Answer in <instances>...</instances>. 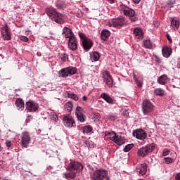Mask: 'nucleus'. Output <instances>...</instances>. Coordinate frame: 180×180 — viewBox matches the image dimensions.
<instances>
[{
	"mask_svg": "<svg viewBox=\"0 0 180 180\" xmlns=\"http://www.w3.org/2000/svg\"><path fill=\"white\" fill-rule=\"evenodd\" d=\"M119 9L121 13L129 18L131 22H137L139 20V18L136 16V11L124 5H120Z\"/></svg>",
	"mask_w": 180,
	"mask_h": 180,
	"instance_id": "obj_1",
	"label": "nucleus"
},
{
	"mask_svg": "<svg viewBox=\"0 0 180 180\" xmlns=\"http://www.w3.org/2000/svg\"><path fill=\"white\" fill-rule=\"evenodd\" d=\"M155 148V143H151L150 145H148L146 146L139 148L137 151V154L139 157L144 158L146 155H148L150 153H153Z\"/></svg>",
	"mask_w": 180,
	"mask_h": 180,
	"instance_id": "obj_2",
	"label": "nucleus"
},
{
	"mask_svg": "<svg viewBox=\"0 0 180 180\" xmlns=\"http://www.w3.org/2000/svg\"><path fill=\"white\" fill-rule=\"evenodd\" d=\"M153 110H154V105H153L151 101L148 100L143 101L142 103V112L143 115H150Z\"/></svg>",
	"mask_w": 180,
	"mask_h": 180,
	"instance_id": "obj_3",
	"label": "nucleus"
},
{
	"mask_svg": "<svg viewBox=\"0 0 180 180\" xmlns=\"http://www.w3.org/2000/svg\"><path fill=\"white\" fill-rule=\"evenodd\" d=\"M21 147L22 148H27L30 141H32V138H30V134L27 131H24L21 134Z\"/></svg>",
	"mask_w": 180,
	"mask_h": 180,
	"instance_id": "obj_4",
	"label": "nucleus"
},
{
	"mask_svg": "<svg viewBox=\"0 0 180 180\" xmlns=\"http://www.w3.org/2000/svg\"><path fill=\"white\" fill-rule=\"evenodd\" d=\"M68 171H75L76 172H82L84 166L78 162L72 161L68 166Z\"/></svg>",
	"mask_w": 180,
	"mask_h": 180,
	"instance_id": "obj_5",
	"label": "nucleus"
},
{
	"mask_svg": "<svg viewBox=\"0 0 180 180\" xmlns=\"http://www.w3.org/2000/svg\"><path fill=\"white\" fill-rule=\"evenodd\" d=\"M79 37L82 41L83 47L84 50H89L93 46L92 40L86 37L84 33L79 34Z\"/></svg>",
	"mask_w": 180,
	"mask_h": 180,
	"instance_id": "obj_6",
	"label": "nucleus"
},
{
	"mask_svg": "<svg viewBox=\"0 0 180 180\" xmlns=\"http://www.w3.org/2000/svg\"><path fill=\"white\" fill-rule=\"evenodd\" d=\"M106 176H108V172L105 170H96L91 175V178L94 180L105 179Z\"/></svg>",
	"mask_w": 180,
	"mask_h": 180,
	"instance_id": "obj_7",
	"label": "nucleus"
},
{
	"mask_svg": "<svg viewBox=\"0 0 180 180\" xmlns=\"http://www.w3.org/2000/svg\"><path fill=\"white\" fill-rule=\"evenodd\" d=\"M103 78L108 88L113 87V79H112V76L109 72L105 71L103 72Z\"/></svg>",
	"mask_w": 180,
	"mask_h": 180,
	"instance_id": "obj_8",
	"label": "nucleus"
},
{
	"mask_svg": "<svg viewBox=\"0 0 180 180\" xmlns=\"http://www.w3.org/2000/svg\"><path fill=\"white\" fill-rule=\"evenodd\" d=\"M134 137H136L138 140H146L147 139V134L143 129H136L133 132Z\"/></svg>",
	"mask_w": 180,
	"mask_h": 180,
	"instance_id": "obj_9",
	"label": "nucleus"
},
{
	"mask_svg": "<svg viewBox=\"0 0 180 180\" xmlns=\"http://www.w3.org/2000/svg\"><path fill=\"white\" fill-rule=\"evenodd\" d=\"M63 122L65 127H74V124H75V120L74 117L68 115H65L63 117Z\"/></svg>",
	"mask_w": 180,
	"mask_h": 180,
	"instance_id": "obj_10",
	"label": "nucleus"
},
{
	"mask_svg": "<svg viewBox=\"0 0 180 180\" xmlns=\"http://www.w3.org/2000/svg\"><path fill=\"white\" fill-rule=\"evenodd\" d=\"M25 106L27 112H36L39 109V104H36L32 101H27Z\"/></svg>",
	"mask_w": 180,
	"mask_h": 180,
	"instance_id": "obj_11",
	"label": "nucleus"
},
{
	"mask_svg": "<svg viewBox=\"0 0 180 180\" xmlns=\"http://www.w3.org/2000/svg\"><path fill=\"white\" fill-rule=\"evenodd\" d=\"M78 42L77 41V37L75 36L69 38L68 47L70 50H77Z\"/></svg>",
	"mask_w": 180,
	"mask_h": 180,
	"instance_id": "obj_12",
	"label": "nucleus"
},
{
	"mask_svg": "<svg viewBox=\"0 0 180 180\" xmlns=\"http://www.w3.org/2000/svg\"><path fill=\"white\" fill-rule=\"evenodd\" d=\"M52 20L59 24L64 23V15L56 11L55 15L52 17Z\"/></svg>",
	"mask_w": 180,
	"mask_h": 180,
	"instance_id": "obj_13",
	"label": "nucleus"
},
{
	"mask_svg": "<svg viewBox=\"0 0 180 180\" xmlns=\"http://www.w3.org/2000/svg\"><path fill=\"white\" fill-rule=\"evenodd\" d=\"M134 36L138 40H143V37L144 36V32H143V30L141 28L136 27V28L134 29Z\"/></svg>",
	"mask_w": 180,
	"mask_h": 180,
	"instance_id": "obj_14",
	"label": "nucleus"
},
{
	"mask_svg": "<svg viewBox=\"0 0 180 180\" xmlns=\"http://www.w3.org/2000/svg\"><path fill=\"white\" fill-rule=\"evenodd\" d=\"M62 34L65 37V39H71L72 37H74V36H75L74 35L72 30L67 27H65L63 29Z\"/></svg>",
	"mask_w": 180,
	"mask_h": 180,
	"instance_id": "obj_15",
	"label": "nucleus"
},
{
	"mask_svg": "<svg viewBox=\"0 0 180 180\" xmlns=\"http://www.w3.org/2000/svg\"><path fill=\"white\" fill-rule=\"evenodd\" d=\"M179 19H178L176 17H174L171 18V27L174 30H178L179 29Z\"/></svg>",
	"mask_w": 180,
	"mask_h": 180,
	"instance_id": "obj_16",
	"label": "nucleus"
},
{
	"mask_svg": "<svg viewBox=\"0 0 180 180\" xmlns=\"http://www.w3.org/2000/svg\"><path fill=\"white\" fill-rule=\"evenodd\" d=\"M137 172L139 175H146L147 174V165L146 163L139 165L137 168Z\"/></svg>",
	"mask_w": 180,
	"mask_h": 180,
	"instance_id": "obj_17",
	"label": "nucleus"
},
{
	"mask_svg": "<svg viewBox=\"0 0 180 180\" xmlns=\"http://www.w3.org/2000/svg\"><path fill=\"white\" fill-rule=\"evenodd\" d=\"M162 53L164 57L168 58L172 54V49L168 46H164L162 50Z\"/></svg>",
	"mask_w": 180,
	"mask_h": 180,
	"instance_id": "obj_18",
	"label": "nucleus"
},
{
	"mask_svg": "<svg viewBox=\"0 0 180 180\" xmlns=\"http://www.w3.org/2000/svg\"><path fill=\"white\" fill-rule=\"evenodd\" d=\"M110 37V31L108 30H103L101 34V39L106 41Z\"/></svg>",
	"mask_w": 180,
	"mask_h": 180,
	"instance_id": "obj_19",
	"label": "nucleus"
},
{
	"mask_svg": "<svg viewBox=\"0 0 180 180\" xmlns=\"http://www.w3.org/2000/svg\"><path fill=\"white\" fill-rule=\"evenodd\" d=\"M114 143L117 144V146H123V144L126 143V139L122 136L117 135L115 139L114 140Z\"/></svg>",
	"mask_w": 180,
	"mask_h": 180,
	"instance_id": "obj_20",
	"label": "nucleus"
},
{
	"mask_svg": "<svg viewBox=\"0 0 180 180\" xmlns=\"http://www.w3.org/2000/svg\"><path fill=\"white\" fill-rule=\"evenodd\" d=\"M15 106L18 110H23V109H25V102L22 98H18L15 101Z\"/></svg>",
	"mask_w": 180,
	"mask_h": 180,
	"instance_id": "obj_21",
	"label": "nucleus"
},
{
	"mask_svg": "<svg viewBox=\"0 0 180 180\" xmlns=\"http://www.w3.org/2000/svg\"><path fill=\"white\" fill-rule=\"evenodd\" d=\"M115 27H119V26H124L126 25V20L124 18H116L114 19Z\"/></svg>",
	"mask_w": 180,
	"mask_h": 180,
	"instance_id": "obj_22",
	"label": "nucleus"
},
{
	"mask_svg": "<svg viewBox=\"0 0 180 180\" xmlns=\"http://www.w3.org/2000/svg\"><path fill=\"white\" fill-rule=\"evenodd\" d=\"M158 82L160 85H165L168 82V76L167 75H162L158 79Z\"/></svg>",
	"mask_w": 180,
	"mask_h": 180,
	"instance_id": "obj_23",
	"label": "nucleus"
},
{
	"mask_svg": "<svg viewBox=\"0 0 180 180\" xmlns=\"http://www.w3.org/2000/svg\"><path fill=\"white\" fill-rule=\"evenodd\" d=\"M58 77H60V78H67V77H70L67 68H63L58 72Z\"/></svg>",
	"mask_w": 180,
	"mask_h": 180,
	"instance_id": "obj_24",
	"label": "nucleus"
},
{
	"mask_svg": "<svg viewBox=\"0 0 180 180\" xmlns=\"http://www.w3.org/2000/svg\"><path fill=\"white\" fill-rule=\"evenodd\" d=\"M101 98H102V99H104V101H105L107 103H113V99L110 97V95L106 93L101 94Z\"/></svg>",
	"mask_w": 180,
	"mask_h": 180,
	"instance_id": "obj_25",
	"label": "nucleus"
},
{
	"mask_svg": "<svg viewBox=\"0 0 180 180\" xmlns=\"http://www.w3.org/2000/svg\"><path fill=\"white\" fill-rule=\"evenodd\" d=\"M56 8L53 7L46 8V13L48 15V16H50V18H53V16L56 15Z\"/></svg>",
	"mask_w": 180,
	"mask_h": 180,
	"instance_id": "obj_26",
	"label": "nucleus"
},
{
	"mask_svg": "<svg viewBox=\"0 0 180 180\" xmlns=\"http://www.w3.org/2000/svg\"><path fill=\"white\" fill-rule=\"evenodd\" d=\"M66 68L68 70L69 77H71V75H74L77 74V72H78V69H77V68H75V67L69 66Z\"/></svg>",
	"mask_w": 180,
	"mask_h": 180,
	"instance_id": "obj_27",
	"label": "nucleus"
},
{
	"mask_svg": "<svg viewBox=\"0 0 180 180\" xmlns=\"http://www.w3.org/2000/svg\"><path fill=\"white\" fill-rule=\"evenodd\" d=\"M153 92L156 96H164L165 95V91L161 88L155 89Z\"/></svg>",
	"mask_w": 180,
	"mask_h": 180,
	"instance_id": "obj_28",
	"label": "nucleus"
},
{
	"mask_svg": "<svg viewBox=\"0 0 180 180\" xmlns=\"http://www.w3.org/2000/svg\"><path fill=\"white\" fill-rule=\"evenodd\" d=\"M105 136L108 137V139H110L111 141H114V140H115L116 136L117 135L114 131H111V132H105Z\"/></svg>",
	"mask_w": 180,
	"mask_h": 180,
	"instance_id": "obj_29",
	"label": "nucleus"
},
{
	"mask_svg": "<svg viewBox=\"0 0 180 180\" xmlns=\"http://www.w3.org/2000/svg\"><path fill=\"white\" fill-rule=\"evenodd\" d=\"M63 175L66 178V179H74V178L77 176V174L74 172L70 173H65Z\"/></svg>",
	"mask_w": 180,
	"mask_h": 180,
	"instance_id": "obj_30",
	"label": "nucleus"
},
{
	"mask_svg": "<svg viewBox=\"0 0 180 180\" xmlns=\"http://www.w3.org/2000/svg\"><path fill=\"white\" fill-rule=\"evenodd\" d=\"M92 131V128L91 126L89 125H87V126H84L83 128H82V133L84 134H91V132Z\"/></svg>",
	"mask_w": 180,
	"mask_h": 180,
	"instance_id": "obj_31",
	"label": "nucleus"
},
{
	"mask_svg": "<svg viewBox=\"0 0 180 180\" xmlns=\"http://www.w3.org/2000/svg\"><path fill=\"white\" fill-rule=\"evenodd\" d=\"M133 77H134V79L137 85V86L139 88H143V81L142 80H140L137 78V77L136 76V74H134L133 75Z\"/></svg>",
	"mask_w": 180,
	"mask_h": 180,
	"instance_id": "obj_32",
	"label": "nucleus"
},
{
	"mask_svg": "<svg viewBox=\"0 0 180 180\" xmlns=\"http://www.w3.org/2000/svg\"><path fill=\"white\" fill-rule=\"evenodd\" d=\"M5 33H11V31H9V27L6 24L4 25L1 30V34Z\"/></svg>",
	"mask_w": 180,
	"mask_h": 180,
	"instance_id": "obj_33",
	"label": "nucleus"
},
{
	"mask_svg": "<svg viewBox=\"0 0 180 180\" xmlns=\"http://www.w3.org/2000/svg\"><path fill=\"white\" fill-rule=\"evenodd\" d=\"M100 58L99 53L97 52H93V53L91 55V59L92 61H98Z\"/></svg>",
	"mask_w": 180,
	"mask_h": 180,
	"instance_id": "obj_34",
	"label": "nucleus"
},
{
	"mask_svg": "<svg viewBox=\"0 0 180 180\" xmlns=\"http://www.w3.org/2000/svg\"><path fill=\"white\" fill-rule=\"evenodd\" d=\"M1 37L3 40L9 41L11 39V32H7L4 34H1Z\"/></svg>",
	"mask_w": 180,
	"mask_h": 180,
	"instance_id": "obj_35",
	"label": "nucleus"
},
{
	"mask_svg": "<svg viewBox=\"0 0 180 180\" xmlns=\"http://www.w3.org/2000/svg\"><path fill=\"white\" fill-rule=\"evenodd\" d=\"M72 107H73V105L71 101L67 102L65 105V109H67L68 112H71V110H72Z\"/></svg>",
	"mask_w": 180,
	"mask_h": 180,
	"instance_id": "obj_36",
	"label": "nucleus"
},
{
	"mask_svg": "<svg viewBox=\"0 0 180 180\" xmlns=\"http://www.w3.org/2000/svg\"><path fill=\"white\" fill-rule=\"evenodd\" d=\"M143 44L146 49H153V44L150 40H144Z\"/></svg>",
	"mask_w": 180,
	"mask_h": 180,
	"instance_id": "obj_37",
	"label": "nucleus"
},
{
	"mask_svg": "<svg viewBox=\"0 0 180 180\" xmlns=\"http://www.w3.org/2000/svg\"><path fill=\"white\" fill-rule=\"evenodd\" d=\"M134 147V144H128L124 148L123 151H124V153H129Z\"/></svg>",
	"mask_w": 180,
	"mask_h": 180,
	"instance_id": "obj_38",
	"label": "nucleus"
},
{
	"mask_svg": "<svg viewBox=\"0 0 180 180\" xmlns=\"http://www.w3.org/2000/svg\"><path fill=\"white\" fill-rule=\"evenodd\" d=\"M94 120L96 123H98L101 120V114L99 113H95L94 115Z\"/></svg>",
	"mask_w": 180,
	"mask_h": 180,
	"instance_id": "obj_39",
	"label": "nucleus"
},
{
	"mask_svg": "<svg viewBox=\"0 0 180 180\" xmlns=\"http://www.w3.org/2000/svg\"><path fill=\"white\" fill-rule=\"evenodd\" d=\"M77 117L78 120L81 122V123H84V122H85V116L84 115L83 113L79 114V115H77Z\"/></svg>",
	"mask_w": 180,
	"mask_h": 180,
	"instance_id": "obj_40",
	"label": "nucleus"
},
{
	"mask_svg": "<svg viewBox=\"0 0 180 180\" xmlns=\"http://www.w3.org/2000/svg\"><path fill=\"white\" fill-rule=\"evenodd\" d=\"M75 114L77 116H78L79 115H82V108L79 106L77 107L75 110Z\"/></svg>",
	"mask_w": 180,
	"mask_h": 180,
	"instance_id": "obj_41",
	"label": "nucleus"
},
{
	"mask_svg": "<svg viewBox=\"0 0 180 180\" xmlns=\"http://www.w3.org/2000/svg\"><path fill=\"white\" fill-rule=\"evenodd\" d=\"M165 164H172L174 162V159L171 158H165Z\"/></svg>",
	"mask_w": 180,
	"mask_h": 180,
	"instance_id": "obj_42",
	"label": "nucleus"
},
{
	"mask_svg": "<svg viewBox=\"0 0 180 180\" xmlns=\"http://www.w3.org/2000/svg\"><path fill=\"white\" fill-rule=\"evenodd\" d=\"M107 26H109V27H115V19L110 20Z\"/></svg>",
	"mask_w": 180,
	"mask_h": 180,
	"instance_id": "obj_43",
	"label": "nucleus"
},
{
	"mask_svg": "<svg viewBox=\"0 0 180 180\" xmlns=\"http://www.w3.org/2000/svg\"><path fill=\"white\" fill-rule=\"evenodd\" d=\"M51 119L52 120H55V122H57V120H58V115H57L56 112H53L51 114Z\"/></svg>",
	"mask_w": 180,
	"mask_h": 180,
	"instance_id": "obj_44",
	"label": "nucleus"
},
{
	"mask_svg": "<svg viewBox=\"0 0 180 180\" xmlns=\"http://www.w3.org/2000/svg\"><path fill=\"white\" fill-rule=\"evenodd\" d=\"M69 98H71V99H73V101H78V96L75 94H69Z\"/></svg>",
	"mask_w": 180,
	"mask_h": 180,
	"instance_id": "obj_45",
	"label": "nucleus"
},
{
	"mask_svg": "<svg viewBox=\"0 0 180 180\" xmlns=\"http://www.w3.org/2000/svg\"><path fill=\"white\" fill-rule=\"evenodd\" d=\"M20 39L22 40V41H25V43H27V41H29V38L25 36H21Z\"/></svg>",
	"mask_w": 180,
	"mask_h": 180,
	"instance_id": "obj_46",
	"label": "nucleus"
},
{
	"mask_svg": "<svg viewBox=\"0 0 180 180\" xmlns=\"http://www.w3.org/2000/svg\"><path fill=\"white\" fill-rule=\"evenodd\" d=\"M170 151L167 149H165L162 153L163 157H167V155H169Z\"/></svg>",
	"mask_w": 180,
	"mask_h": 180,
	"instance_id": "obj_47",
	"label": "nucleus"
},
{
	"mask_svg": "<svg viewBox=\"0 0 180 180\" xmlns=\"http://www.w3.org/2000/svg\"><path fill=\"white\" fill-rule=\"evenodd\" d=\"M6 147H8V148H11V147H12V141H6Z\"/></svg>",
	"mask_w": 180,
	"mask_h": 180,
	"instance_id": "obj_48",
	"label": "nucleus"
},
{
	"mask_svg": "<svg viewBox=\"0 0 180 180\" xmlns=\"http://www.w3.org/2000/svg\"><path fill=\"white\" fill-rule=\"evenodd\" d=\"M153 26H154V27H155L157 29V27H158V26H160V22L158 21H154Z\"/></svg>",
	"mask_w": 180,
	"mask_h": 180,
	"instance_id": "obj_49",
	"label": "nucleus"
},
{
	"mask_svg": "<svg viewBox=\"0 0 180 180\" xmlns=\"http://www.w3.org/2000/svg\"><path fill=\"white\" fill-rule=\"evenodd\" d=\"M167 39L169 40V43L172 42V39H171V36L169 34H167Z\"/></svg>",
	"mask_w": 180,
	"mask_h": 180,
	"instance_id": "obj_50",
	"label": "nucleus"
},
{
	"mask_svg": "<svg viewBox=\"0 0 180 180\" xmlns=\"http://www.w3.org/2000/svg\"><path fill=\"white\" fill-rule=\"evenodd\" d=\"M175 180H180V173H177L175 176Z\"/></svg>",
	"mask_w": 180,
	"mask_h": 180,
	"instance_id": "obj_51",
	"label": "nucleus"
},
{
	"mask_svg": "<svg viewBox=\"0 0 180 180\" xmlns=\"http://www.w3.org/2000/svg\"><path fill=\"white\" fill-rule=\"evenodd\" d=\"M25 34L27 36H29L30 34H32V31H30V30L25 31Z\"/></svg>",
	"mask_w": 180,
	"mask_h": 180,
	"instance_id": "obj_52",
	"label": "nucleus"
},
{
	"mask_svg": "<svg viewBox=\"0 0 180 180\" xmlns=\"http://www.w3.org/2000/svg\"><path fill=\"white\" fill-rule=\"evenodd\" d=\"M82 101H84V102L86 101H88V97H86V96H84L82 97Z\"/></svg>",
	"mask_w": 180,
	"mask_h": 180,
	"instance_id": "obj_53",
	"label": "nucleus"
},
{
	"mask_svg": "<svg viewBox=\"0 0 180 180\" xmlns=\"http://www.w3.org/2000/svg\"><path fill=\"white\" fill-rule=\"evenodd\" d=\"M141 0H132L134 4H139Z\"/></svg>",
	"mask_w": 180,
	"mask_h": 180,
	"instance_id": "obj_54",
	"label": "nucleus"
},
{
	"mask_svg": "<svg viewBox=\"0 0 180 180\" xmlns=\"http://www.w3.org/2000/svg\"><path fill=\"white\" fill-rule=\"evenodd\" d=\"M7 134H8V136H7V137H11V134H13V132L9 131L8 132H7Z\"/></svg>",
	"mask_w": 180,
	"mask_h": 180,
	"instance_id": "obj_55",
	"label": "nucleus"
},
{
	"mask_svg": "<svg viewBox=\"0 0 180 180\" xmlns=\"http://www.w3.org/2000/svg\"><path fill=\"white\" fill-rule=\"evenodd\" d=\"M110 119H112V120H115V117L114 116L110 115L109 116Z\"/></svg>",
	"mask_w": 180,
	"mask_h": 180,
	"instance_id": "obj_56",
	"label": "nucleus"
},
{
	"mask_svg": "<svg viewBox=\"0 0 180 180\" xmlns=\"http://www.w3.org/2000/svg\"><path fill=\"white\" fill-rule=\"evenodd\" d=\"M108 1L110 3V4H113L115 2V0H108Z\"/></svg>",
	"mask_w": 180,
	"mask_h": 180,
	"instance_id": "obj_57",
	"label": "nucleus"
},
{
	"mask_svg": "<svg viewBox=\"0 0 180 180\" xmlns=\"http://www.w3.org/2000/svg\"><path fill=\"white\" fill-rule=\"evenodd\" d=\"M1 150H2V146H1V143H0V151H1Z\"/></svg>",
	"mask_w": 180,
	"mask_h": 180,
	"instance_id": "obj_58",
	"label": "nucleus"
}]
</instances>
